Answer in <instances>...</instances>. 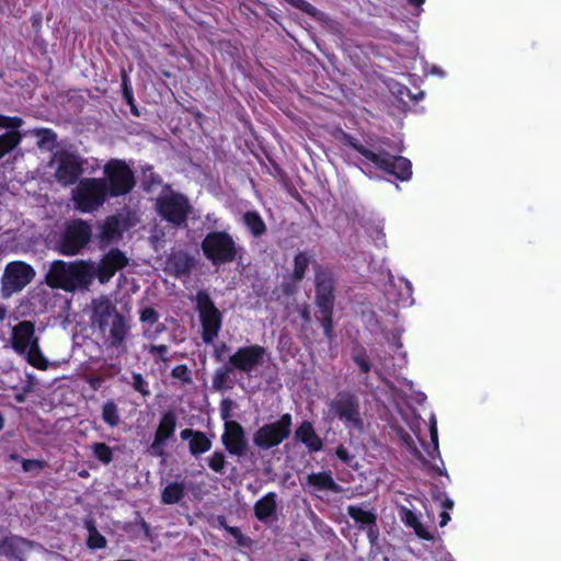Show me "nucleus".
I'll return each mask as SVG.
<instances>
[{"label": "nucleus", "instance_id": "f257e3e1", "mask_svg": "<svg viewBox=\"0 0 561 561\" xmlns=\"http://www.w3.org/2000/svg\"><path fill=\"white\" fill-rule=\"evenodd\" d=\"M342 141L365 159L364 164L392 175L401 182L409 181L412 178L411 161L403 156L390 153L383 147L390 141L388 138L383 137L368 148L351 134L343 133Z\"/></svg>", "mask_w": 561, "mask_h": 561}, {"label": "nucleus", "instance_id": "f03ea898", "mask_svg": "<svg viewBox=\"0 0 561 561\" xmlns=\"http://www.w3.org/2000/svg\"><path fill=\"white\" fill-rule=\"evenodd\" d=\"M93 278L94 268L85 261L76 263L55 261L46 275V283L50 288L75 291L87 288Z\"/></svg>", "mask_w": 561, "mask_h": 561}, {"label": "nucleus", "instance_id": "7ed1b4c3", "mask_svg": "<svg viewBox=\"0 0 561 561\" xmlns=\"http://www.w3.org/2000/svg\"><path fill=\"white\" fill-rule=\"evenodd\" d=\"M334 290L335 279L333 274L329 271H318L314 276L316 318L320 322L328 340H332L334 336Z\"/></svg>", "mask_w": 561, "mask_h": 561}, {"label": "nucleus", "instance_id": "20e7f679", "mask_svg": "<svg viewBox=\"0 0 561 561\" xmlns=\"http://www.w3.org/2000/svg\"><path fill=\"white\" fill-rule=\"evenodd\" d=\"M204 256L215 266L229 264L241 256L242 248L226 230L208 232L201 242Z\"/></svg>", "mask_w": 561, "mask_h": 561}, {"label": "nucleus", "instance_id": "39448f33", "mask_svg": "<svg viewBox=\"0 0 561 561\" xmlns=\"http://www.w3.org/2000/svg\"><path fill=\"white\" fill-rule=\"evenodd\" d=\"M154 206L158 215L174 227L186 226L193 211L190 198L185 194L172 190L170 184L163 185L162 194L156 199Z\"/></svg>", "mask_w": 561, "mask_h": 561}, {"label": "nucleus", "instance_id": "423d86ee", "mask_svg": "<svg viewBox=\"0 0 561 561\" xmlns=\"http://www.w3.org/2000/svg\"><path fill=\"white\" fill-rule=\"evenodd\" d=\"M92 227L83 219L65 222L62 230L56 234L55 249L62 255L79 254L91 241Z\"/></svg>", "mask_w": 561, "mask_h": 561}, {"label": "nucleus", "instance_id": "0eeeda50", "mask_svg": "<svg viewBox=\"0 0 561 561\" xmlns=\"http://www.w3.org/2000/svg\"><path fill=\"white\" fill-rule=\"evenodd\" d=\"M105 188L111 198L129 194L136 186L135 172L125 160L110 159L103 168Z\"/></svg>", "mask_w": 561, "mask_h": 561}, {"label": "nucleus", "instance_id": "6e6552de", "mask_svg": "<svg viewBox=\"0 0 561 561\" xmlns=\"http://www.w3.org/2000/svg\"><path fill=\"white\" fill-rule=\"evenodd\" d=\"M72 198L78 210L90 214L98 210L111 197L104 181L100 178H85L79 181Z\"/></svg>", "mask_w": 561, "mask_h": 561}, {"label": "nucleus", "instance_id": "1a4fd4ad", "mask_svg": "<svg viewBox=\"0 0 561 561\" xmlns=\"http://www.w3.org/2000/svg\"><path fill=\"white\" fill-rule=\"evenodd\" d=\"M195 304L202 325V340L210 344L222 328V313L206 290L201 289L196 293Z\"/></svg>", "mask_w": 561, "mask_h": 561}, {"label": "nucleus", "instance_id": "9d476101", "mask_svg": "<svg viewBox=\"0 0 561 561\" xmlns=\"http://www.w3.org/2000/svg\"><path fill=\"white\" fill-rule=\"evenodd\" d=\"M329 413L340 420L347 428L357 431H363L364 428L359 399L353 392H337L329 403Z\"/></svg>", "mask_w": 561, "mask_h": 561}, {"label": "nucleus", "instance_id": "9b49d317", "mask_svg": "<svg viewBox=\"0 0 561 561\" xmlns=\"http://www.w3.org/2000/svg\"><path fill=\"white\" fill-rule=\"evenodd\" d=\"M293 416L284 413L275 422L259 427L253 434V444L261 450H268L280 445L291 434Z\"/></svg>", "mask_w": 561, "mask_h": 561}, {"label": "nucleus", "instance_id": "f8f14e48", "mask_svg": "<svg viewBox=\"0 0 561 561\" xmlns=\"http://www.w3.org/2000/svg\"><path fill=\"white\" fill-rule=\"evenodd\" d=\"M34 267L24 261L9 262L1 277V297L10 298L22 291L35 277Z\"/></svg>", "mask_w": 561, "mask_h": 561}, {"label": "nucleus", "instance_id": "ddd939ff", "mask_svg": "<svg viewBox=\"0 0 561 561\" xmlns=\"http://www.w3.org/2000/svg\"><path fill=\"white\" fill-rule=\"evenodd\" d=\"M266 348L260 344L244 345L231 354L228 358L230 366L239 373L251 376L264 363Z\"/></svg>", "mask_w": 561, "mask_h": 561}, {"label": "nucleus", "instance_id": "4468645a", "mask_svg": "<svg viewBox=\"0 0 561 561\" xmlns=\"http://www.w3.org/2000/svg\"><path fill=\"white\" fill-rule=\"evenodd\" d=\"M82 173L83 160L79 154L69 151H62L59 154L55 175L61 185L69 186L77 183Z\"/></svg>", "mask_w": 561, "mask_h": 561}, {"label": "nucleus", "instance_id": "2eb2a0df", "mask_svg": "<svg viewBox=\"0 0 561 561\" xmlns=\"http://www.w3.org/2000/svg\"><path fill=\"white\" fill-rule=\"evenodd\" d=\"M221 443L231 456L244 457L248 453V439L243 426L237 421L225 423Z\"/></svg>", "mask_w": 561, "mask_h": 561}, {"label": "nucleus", "instance_id": "dca6fc26", "mask_svg": "<svg viewBox=\"0 0 561 561\" xmlns=\"http://www.w3.org/2000/svg\"><path fill=\"white\" fill-rule=\"evenodd\" d=\"M128 257L118 248H112L100 260L94 276L98 277L101 284H105L116 274V272L123 270L128 265Z\"/></svg>", "mask_w": 561, "mask_h": 561}, {"label": "nucleus", "instance_id": "f3484780", "mask_svg": "<svg viewBox=\"0 0 561 561\" xmlns=\"http://www.w3.org/2000/svg\"><path fill=\"white\" fill-rule=\"evenodd\" d=\"M348 516L355 522L358 530H365L371 547H376L379 540V527L377 525V514L366 511L358 505L347 506Z\"/></svg>", "mask_w": 561, "mask_h": 561}, {"label": "nucleus", "instance_id": "a211bd4d", "mask_svg": "<svg viewBox=\"0 0 561 561\" xmlns=\"http://www.w3.org/2000/svg\"><path fill=\"white\" fill-rule=\"evenodd\" d=\"M33 547L32 540L10 534L0 539V556L8 561H26L25 553Z\"/></svg>", "mask_w": 561, "mask_h": 561}, {"label": "nucleus", "instance_id": "6ab92c4d", "mask_svg": "<svg viewBox=\"0 0 561 561\" xmlns=\"http://www.w3.org/2000/svg\"><path fill=\"white\" fill-rule=\"evenodd\" d=\"M12 347L20 355L39 343V337L35 333V324L30 320L19 322L12 329Z\"/></svg>", "mask_w": 561, "mask_h": 561}, {"label": "nucleus", "instance_id": "aec40b11", "mask_svg": "<svg viewBox=\"0 0 561 561\" xmlns=\"http://www.w3.org/2000/svg\"><path fill=\"white\" fill-rule=\"evenodd\" d=\"M195 267L196 259L188 252L179 250L169 254L164 271L175 278H182L190 275Z\"/></svg>", "mask_w": 561, "mask_h": 561}, {"label": "nucleus", "instance_id": "412c9836", "mask_svg": "<svg viewBox=\"0 0 561 561\" xmlns=\"http://www.w3.org/2000/svg\"><path fill=\"white\" fill-rule=\"evenodd\" d=\"M117 314L121 313L108 298H102L98 301H93L91 320L93 325L98 327L100 331L105 332L110 322L116 319Z\"/></svg>", "mask_w": 561, "mask_h": 561}, {"label": "nucleus", "instance_id": "4be33fe9", "mask_svg": "<svg viewBox=\"0 0 561 561\" xmlns=\"http://www.w3.org/2000/svg\"><path fill=\"white\" fill-rule=\"evenodd\" d=\"M306 485L310 492L325 491L339 494L343 491L342 486L335 482L331 470L312 472L306 477Z\"/></svg>", "mask_w": 561, "mask_h": 561}, {"label": "nucleus", "instance_id": "5701e85b", "mask_svg": "<svg viewBox=\"0 0 561 561\" xmlns=\"http://www.w3.org/2000/svg\"><path fill=\"white\" fill-rule=\"evenodd\" d=\"M295 439L304 444L311 454L323 449V440L310 421L305 420L298 425L295 431Z\"/></svg>", "mask_w": 561, "mask_h": 561}, {"label": "nucleus", "instance_id": "b1692460", "mask_svg": "<svg viewBox=\"0 0 561 561\" xmlns=\"http://www.w3.org/2000/svg\"><path fill=\"white\" fill-rule=\"evenodd\" d=\"M254 516L262 523L267 524L277 517V494L268 492L259 499L253 506Z\"/></svg>", "mask_w": 561, "mask_h": 561}, {"label": "nucleus", "instance_id": "393cba45", "mask_svg": "<svg viewBox=\"0 0 561 561\" xmlns=\"http://www.w3.org/2000/svg\"><path fill=\"white\" fill-rule=\"evenodd\" d=\"M399 516L402 523L414 530L415 535L423 540L433 541L434 535L430 533L424 525L420 522L414 512L405 506L399 507Z\"/></svg>", "mask_w": 561, "mask_h": 561}, {"label": "nucleus", "instance_id": "a878e982", "mask_svg": "<svg viewBox=\"0 0 561 561\" xmlns=\"http://www.w3.org/2000/svg\"><path fill=\"white\" fill-rule=\"evenodd\" d=\"M242 222L255 238H260L266 233V225L256 210H248L242 216Z\"/></svg>", "mask_w": 561, "mask_h": 561}, {"label": "nucleus", "instance_id": "bb28decb", "mask_svg": "<svg viewBox=\"0 0 561 561\" xmlns=\"http://www.w3.org/2000/svg\"><path fill=\"white\" fill-rule=\"evenodd\" d=\"M127 335V325L123 314H117L116 319L111 322L110 344L112 347L118 348L123 345Z\"/></svg>", "mask_w": 561, "mask_h": 561}, {"label": "nucleus", "instance_id": "cd10ccee", "mask_svg": "<svg viewBox=\"0 0 561 561\" xmlns=\"http://www.w3.org/2000/svg\"><path fill=\"white\" fill-rule=\"evenodd\" d=\"M185 495V485L183 482H170L161 491V502L165 505L179 503Z\"/></svg>", "mask_w": 561, "mask_h": 561}, {"label": "nucleus", "instance_id": "c85d7f7f", "mask_svg": "<svg viewBox=\"0 0 561 561\" xmlns=\"http://www.w3.org/2000/svg\"><path fill=\"white\" fill-rule=\"evenodd\" d=\"M175 428L176 415L172 410H169L162 414L154 435L168 440L174 435Z\"/></svg>", "mask_w": 561, "mask_h": 561}, {"label": "nucleus", "instance_id": "c756f323", "mask_svg": "<svg viewBox=\"0 0 561 561\" xmlns=\"http://www.w3.org/2000/svg\"><path fill=\"white\" fill-rule=\"evenodd\" d=\"M312 261V254L308 251H300L294 256V268L291 272V279L296 283L301 282L306 272Z\"/></svg>", "mask_w": 561, "mask_h": 561}, {"label": "nucleus", "instance_id": "7c9ffc66", "mask_svg": "<svg viewBox=\"0 0 561 561\" xmlns=\"http://www.w3.org/2000/svg\"><path fill=\"white\" fill-rule=\"evenodd\" d=\"M234 371L236 370L230 366L229 362L217 368L211 380L213 388L218 391L231 389L232 385L228 381L230 375Z\"/></svg>", "mask_w": 561, "mask_h": 561}, {"label": "nucleus", "instance_id": "2f4dec72", "mask_svg": "<svg viewBox=\"0 0 561 561\" xmlns=\"http://www.w3.org/2000/svg\"><path fill=\"white\" fill-rule=\"evenodd\" d=\"M21 355L24 356L25 360L36 369L46 370L49 366V362L44 356L39 343L34 344L32 347L27 348V351Z\"/></svg>", "mask_w": 561, "mask_h": 561}, {"label": "nucleus", "instance_id": "473e14b6", "mask_svg": "<svg viewBox=\"0 0 561 561\" xmlns=\"http://www.w3.org/2000/svg\"><path fill=\"white\" fill-rule=\"evenodd\" d=\"M23 135L19 130H9L2 135H0V160L13 149H15L21 140Z\"/></svg>", "mask_w": 561, "mask_h": 561}, {"label": "nucleus", "instance_id": "72a5a7b5", "mask_svg": "<svg viewBox=\"0 0 561 561\" xmlns=\"http://www.w3.org/2000/svg\"><path fill=\"white\" fill-rule=\"evenodd\" d=\"M190 453L193 456H198L207 453L211 448V440L207 437L204 432H197V434L188 442Z\"/></svg>", "mask_w": 561, "mask_h": 561}, {"label": "nucleus", "instance_id": "f704fd0d", "mask_svg": "<svg viewBox=\"0 0 561 561\" xmlns=\"http://www.w3.org/2000/svg\"><path fill=\"white\" fill-rule=\"evenodd\" d=\"M102 420L110 427H116L121 422L119 410L114 400H107L102 407Z\"/></svg>", "mask_w": 561, "mask_h": 561}, {"label": "nucleus", "instance_id": "c9c22d12", "mask_svg": "<svg viewBox=\"0 0 561 561\" xmlns=\"http://www.w3.org/2000/svg\"><path fill=\"white\" fill-rule=\"evenodd\" d=\"M87 529L89 531L87 546L92 550L104 549L107 545L106 538L98 530L93 522L87 523Z\"/></svg>", "mask_w": 561, "mask_h": 561}, {"label": "nucleus", "instance_id": "e433bc0d", "mask_svg": "<svg viewBox=\"0 0 561 561\" xmlns=\"http://www.w3.org/2000/svg\"><path fill=\"white\" fill-rule=\"evenodd\" d=\"M162 185V178L159 173L154 172L153 167L148 165L142 171V190L151 192L156 187Z\"/></svg>", "mask_w": 561, "mask_h": 561}, {"label": "nucleus", "instance_id": "4c0bfd02", "mask_svg": "<svg viewBox=\"0 0 561 561\" xmlns=\"http://www.w3.org/2000/svg\"><path fill=\"white\" fill-rule=\"evenodd\" d=\"M34 134L38 137L37 145L39 148L53 150L57 145V135L49 128L35 129Z\"/></svg>", "mask_w": 561, "mask_h": 561}, {"label": "nucleus", "instance_id": "58836bf2", "mask_svg": "<svg viewBox=\"0 0 561 561\" xmlns=\"http://www.w3.org/2000/svg\"><path fill=\"white\" fill-rule=\"evenodd\" d=\"M399 436H400V439L402 440V443L404 444V446L407 447V449L410 451V454L416 458L417 460H420L424 466H427L428 465V460L423 456V454L421 453V450L417 448L414 439L412 438V436L401 430L399 432Z\"/></svg>", "mask_w": 561, "mask_h": 561}, {"label": "nucleus", "instance_id": "ea45409f", "mask_svg": "<svg viewBox=\"0 0 561 561\" xmlns=\"http://www.w3.org/2000/svg\"><path fill=\"white\" fill-rule=\"evenodd\" d=\"M94 457L104 465H108L113 460V450L105 443H94L92 446Z\"/></svg>", "mask_w": 561, "mask_h": 561}, {"label": "nucleus", "instance_id": "a19ab883", "mask_svg": "<svg viewBox=\"0 0 561 561\" xmlns=\"http://www.w3.org/2000/svg\"><path fill=\"white\" fill-rule=\"evenodd\" d=\"M353 362L358 366L362 374H368L371 370V363L367 351L359 347L352 354Z\"/></svg>", "mask_w": 561, "mask_h": 561}, {"label": "nucleus", "instance_id": "79ce46f5", "mask_svg": "<svg viewBox=\"0 0 561 561\" xmlns=\"http://www.w3.org/2000/svg\"><path fill=\"white\" fill-rule=\"evenodd\" d=\"M208 467L216 473H222L226 467V455L222 450H215L207 459Z\"/></svg>", "mask_w": 561, "mask_h": 561}, {"label": "nucleus", "instance_id": "37998d69", "mask_svg": "<svg viewBox=\"0 0 561 561\" xmlns=\"http://www.w3.org/2000/svg\"><path fill=\"white\" fill-rule=\"evenodd\" d=\"M121 81H122L123 99L129 106H134V103H135L134 91L130 85V80H129L128 73L124 68L121 70Z\"/></svg>", "mask_w": 561, "mask_h": 561}, {"label": "nucleus", "instance_id": "c03bdc74", "mask_svg": "<svg viewBox=\"0 0 561 561\" xmlns=\"http://www.w3.org/2000/svg\"><path fill=\"white\" fill-rule=\"evenodd\" d=\"M133 388L139 392L144 398L151 394L148 381L140 373H133Z\"/></svg>", "mask_w": 561, "mask_h": 561}, {"label": "nucleus", "instance_id": "a18cd8bd", "mask_svg": "<svg viewBox=\"0 0 561 561\" xmlns=\"http://www.w3.org/2000/svg\"><path fill=\"white\" fill-rule=\"evenodd\" d=\"M171 377L174 379H179L183 383H187V385L192 383V381H193L192 373H191L190 368L187 367V365H185V364L176 365L171 370Z\"/></svg>", "mask_w": 561, "mask_h": 561}, {"label": "nucleus", "instance_id": "49530a36", "mask_svg": "<svg viewBox=\"0 0 561 561\" xmlns=\"http://www.w3.org/2000/svg\"><path fill=\"white\" fill-rule=\"evenodd\" d=\"M24 124V121L19 116H5L0 114V128L16 130Z\"/></svg>", "mask_w": 561, "mask_h": 561}, {"label": "nucleus", "instance_id": "de8ad7c7", "mask_svg": "<svg viewBox=\"0 0 561 561\" xmlns=\"http://www.w3.org/2000/svg\"><path fill=\"white\" fill-rule=\"evenodd\" d=\"M225 530H227L234 539L238 546L248 547L250 539L244 536L241 529L237 526L225 525Z\"/></svg>", "mask_w": 561, "mask_h": 561}, {"label": "nucleus", "instance_id": "09e8293b", "mask_svg": "<svg viewBox=\"0 0 561 561\" xmlns=\"http://www.w3.org/2000/svg\"><path fill=\"white\" fill-rule=\"evenodd\" d=\"M139 319L144 323L154 324L159 320V313L154 308L146 307L141 310Z\"/></svg>", "mask_w": 561, "mask_h": 561}, {"label": "nucleus", "instance_id": "8fccbe9b", "mask_svg": "<svg viewBox=\"0 0 561 561\" xmlns=\"http://www.w3.org/2000/svg\"><path fill=\"white\" fill-rule=\"evenodd\" d=\"M46 467V462L44 460L38 459H22V469L24 472H30L33 470L39 471Z\"/></svg>", "mask_w": 561, "mask_h": 561}, {"label": "nucleus", "instance_id": "3c124183", "mask_svg": "<svg viewBox=\"0 0 561 561\" xmlns=\"http://www.w3.org/2000/svg\"><path fill=\"white\" fill-rule=\"evenodd\" d=\"M430 435H431V442L433 444V449L428 450L430 457L434 458V454H439L438 450V431L436 425V420L433 419L431 426H430Z\"/></svg>", "mask_w": 561, "mask_h": 561}, {"label": "nucleus", "instance_id": "603ef678", "mask_svg": "<svg viewBox=\"0 0 561 561\" xmlns=\"http://www.w3.org/2000/svg\"><path fill=\"white\" fill-rule=\"evenodd\" d=\"M165 442L164 439L158 437L154 435V438H153V442L151 443L150 447H149V451L151 455L153 456H157V457H162L164 456V445H165Z\"/></svg>", "mask_w": 561, "mask_h": 561}, {"label": "nucleus", "instance_id": "864d4df0", "mask_svg": "<svg viewBox=\"0 0 561 561\" xmlns=\"http://www.w3.org/2000/svg\"><path fill=\"white\" fill-rule=\"evenodd\" d=\"M232 404L233 402L229 398H225L220 402V416L225 421V423L227 421H230L229 419L231 416Z\"/></svg>", "mask_w": 561, "mask_h": 561}, {"label": "nucleus", "instance_id": "5fc2aeb1", "mask_svg": "<svg viewBox=\"0 0 561 561\" xmlns=\"http://www.w3.org/2000/svg\"><path fill=\"white\" fill-rule=\"evenodd\" d=\"M286 1L289 2L291 5H294L295 8L299 9L308 14H313V12L316 11V8L306 0H286Z\"/></svg>", "mask_w": 561, "mask_h": 561}, {"label": "nucleus", "instance_id": "6e6d98bb", "mask_svg": "<svg viewBox=\"0 0 561 561\" xmlns=\"http://www.w3.org/2000/svg\"><path fill=\"white\" fill-rule=\"evenodd\" d=\"M336 457L344 463L350 465L353 456L350 454L348 449L344 445H339L335 449Z\"/></svg>", "mask_w": 561, "mask_h": 561}, {"label": "nucleus", "instance_id": "4d7b16f0", "mask_svg": "<svg viewBox=\"0 0 561 561\" xmlns=\"http://www.w3.org/2000/svg\"><path fill=\"white\" fill-rule=\"evenodd\" d=\"M116 232L117 229L115 224H111L107 221L102 228L101 237L104 240H111Z\"/></svg>", "mask_w": 561, "mask_h": 561}, {"label": "nucleus", "instance_id": "13d9d810", "mask_svg": "<svg viewBox=\"0 0 561 561\" xmlns=\"http://www.w3.org/2000/svg\"><path fill=\"white\" fill-rule=\"evenodd\" d=\"M149 352L150 354L154 355V354H158L159 355V358L162 360V362H167L168 358L165 357L167 353H168V346L164 345V344H160V345H151L149 347Z\"/></svg>", "mask_w": 561, "mask_h": 561}, {"label": "nucleus", "instance_id": "bf43d9fd", "mask_svg": "<svg viewBox=\"0 0 561 561\" xmlns=\"http://www.w3.org/2000/svg\"><path fill=\"white\" fill-rule=\"evenodd\" d=\"M88 382L93 390H99L102 386L103 379L101 377H91Z\"/></svg>", "mask_w": 561, "mask_h": 561}, {"label": "nucleus", "instance_id": "052dcab7", "mask_svg": "<svg viewBox=\"0 0 561 561\" xmlns=\"http://www.w3.org/2000/svg\"><path fill=\"white\" fill-rule=\"evenodd\" d=\"M198 431H194L192 428H185L181 432L180 436L183 440L193 439V437L197 434Z\"/></svg>", "mask_w": 561, "mask_h": 561}, {"label": "nucleus", "instance_id": "680f3d73", "mask_svg": "<svg viewBox=\"0 0 561 561\" xmlns=\"http://www.w3.org/2000/svg\"><path fill=\"white\" fill-rule=\"evenodd\" d=\"M227 344L226 343H221V345L219 347H217L214 352V357L217 362H221L222 360V352H225L227 350Z\"/></svg>", "mask_w": 561, "mask_h": 561}, {"label": "nucleus", "instance_id": "e2e57ef3", "mask_svg": "<svg viewBox=\"0 0 561 561\" xmlns=\"http://www.w3.org/2000/svg\"><path fill=\"white\" fill-rule=\"evenodd\" d=\"M31 23H32V26H33L35 30L41 28V26H42V15H41V14L33 15V16L31 18Z\"/></svg>", "mask_w": 561, "mask_h": 561}, {"label": "nucleus", "instance_id": "0e129e2a", "mask_svg": "<svg viewBox=\"0 0 561 561\" xmlns=\"http://www.w3.org/2000/svg\"><path fill=\"white\" fill-rule=\"evenodd\" d=\"M439 526L440 527H444L448 524V522L450 520V515L446 512V511H443L440 514H439Z\"/></svg>", "mask_w": 561, "mask_h": 561}, {"label": "nucleus", "instance_id": "69168bd1", "mask_svg": "<svg viewBox=\"0 0 561 561\" xmlns=\"http://www.w3.org/2000/svg\"><path fill=\"white\" fill-rule=\"evenodd\" d=\"M300 316L302 318V320L305 322H309L311 320V317H310V311L307 307H305L301 311H300Z\"/></svg>", "mask_w": 561, "mask_h": 561}, {"label": "nucleus", "instance_id": "338daca9", "mask_svg": "<svg viewBox=\"0 0 561 561\" xmlns=\"http://www.w3.org/2000/svg\"><path fill=\"white\" fill-rule=\"evenodd\" d=\"M404 287H405V294H407L405 300L412 299V285H411V283L405 280L404 282Z\"/></svg>", "mask_w": 561, "mask_h": 561}, {"label": "nucleus", "instance_id": "774afa93", "mask_svg": "<svg viewBox=\"0 0 561 561\" xmlns=\"http://www.w3.org/2000/svg\"><path fill=\"white\" fill-rule=\"evenodd\" d=\"M443 507H444L445 510H451V508L454 507V502H453V500H450V499H448V497H447V499H445V500H444V502H443Z\"/></svg>", "mask_w": 561, "mask_h": 561}]
</instances>
